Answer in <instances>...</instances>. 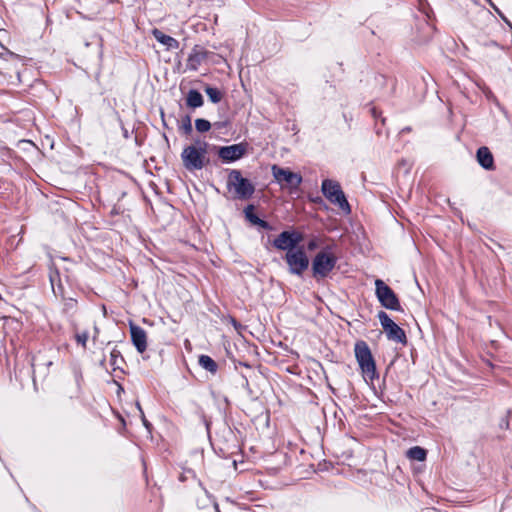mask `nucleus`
Wrapping results in <instances>:
<instances>
[{
  "instance_id": "nucleus-1",
  "label": "nucleus",
  "mask_w": 512,
  "mask_h": 512,
  "mask_svg": "<svg viewBox=\"0 0 512 512\" xmlns=\"http://www.w3.org/2000/svg\"><path fill=\"white\" fill-rule=\"evenodd\" d=\"M196 145L185 147L181 153L183 166L189 170H201L209 162L206 157L208 144L204 141H196Z\"/></svg>"
},
{
  "instance_id": "nucleus-2",
  "label": "nucleus",
  "mask_w": 512,
  "mask_h": 512,
  "mask_svg": "<svg viewBox=\"0 0 512 512\" xmlns=\"http://www.w3.org/2000/svg\"><path fill=\"white\" fill-rule=\"evenodd\" d=\"M355 357L366 380L373 381L379 377L375 360L372 356L371 350L365 341H358L354 348Z\"/></svg>"
},
{
  "instance_id": "nucleus-3",
  "label": "nucleus",
  "mask_w": 512,
  "mask_h": 512,
  "mask_svg": "<svg viewBox=\"0 0 512 512\" xmlns=\"http://www.w3.org/2000/svg\"><path fill=\"white\" fill-rule=\"evenodd\" d=\"M337 263V257L329 251L318 252L312 260V276L320 282L333 271Z\"/></svg>"
},
{
  "instance_id": "nucleus-4",
  "label": "nucleus",
  "mask_w": 512,
  "mask_h": 512,
  "mask_svg": "<svg viewBox=\"0 0 512 512\" xmlns=\"http://www.w3.org/2000/svg\"><path fill=\"white\" fill-rule=\"evenodd\" d=\"M227 187L229 191H234L235 197L247 200L252 197L255 192L253 183L244 178L239 170L233 169L229 172Z\"/></svg>"
},
{
  "instance_id": "nucleus-5",
  "label": "nucleus",
  "mask_w": 512,
  "mask_h": 512,
  "mask_svg": "<svg viewBox=\"0 0 512 512\" xmlns=\"http://www.w3.org/2000/svg\"><path fill=\"white\" fill-rule=\"evenodd\" d=\"M321 191L323 195L334 205H337L343 212L349 214L351 207L346 196L337 181L325 179L322 181Z\"/></svg>"
},
{
  "instance_id": "nucleus-6",
  "label": "nucleus",
  "mask_w": 512,
  "mask_h": 512,
  "mask_svg": "<svg viewBox=\"0 0 512 512\" xmlns=\"http://www.w3.org/2000/svg\"><path fill=\"white\" fill-rule=\"evenodd\" d=\"M375 294L380 304L389 310L402 311L396 293L381 279L375 280Z\"/></svg>"
},
{
  "instance_id": "nucleus-7",
  "label": "nucleus",
  "mask_w": 512,
  "mask_h": 512,
  "mask_svg": "<svg viewBox=\"0 0 512 512\" xmlns=\"http://www.w3.org/2000/svg\"><path fill=\"white\" fill-rule=\"evenodd\" d=\"M284 260L288 265V271L292 275L302 276L309 267V258L303 247L295 251L286 252Z\"/></svg>"
},
{
  "instance_id": "nucleus-8",
  "label": "nucleus",
  "mask_w": 512,
  "mask_h": 512,
  "mask_svg": "<svg viewBox=\"0 0 512 512\" xmlns=\"http://www.w3.org/2000/svg\"><path fill=\"white\" fill-rule=\"evenodd\" d=\"M303 239V234L298 231H283L273 240V246L281 251H295Z\"/></svg>"
},
{
  "instance_id": "nucleus-9",
  "label": "nucleus",
  "mask_w": 512,
  "mask_h": 512,
  "mask_svg": "<svg viewBox=\"0 0 512 512\" xmlns=\"http://www.w3.org/2000/svg\"><path fill=\"white\" fill-rule=\"evenodd\" d=\"M272 173L275 180L282 186L285 185L291 189H297L302 183V176L300 174L277 165L272 166Z\"/></svg>"
},
{
  "instance_id": "nucleus-10",
  "label": "nucleus",
  "mask_w": 512,
  "mask_h": 512,
  "mask_svg": "<svg viewBox=\"0 0 512 512\" xmlns=\"http://www.w3.org/2000/svg\"><path fill=\"white\" fill-rule=\"evenodd\" d=\"M245 153L246 145L243 143L223 146L218 150L219 158L225 163L235 162L241 159Z\"/></svg>"
},
{
  "instance_id": "nucleus-11",
  "label": "nucleus",
  "mask_w": 512,
  "mask_h": 512,
  "mask_svg": "<svg viewBox=\"0 0 512 512\" xmlns=\"http://www.w3.org/2000/svg\"><path fill=\"white\" fill-rule=\"evenodd\" d=\"M130 335H131V341L133 343V345L135 346L136 350L139 352V353H143L146 349H147V334H146V331L130 322Z\"/></svg>"
},
{
  "instance_id": "nucleus-12",
  "label": "nucleus",
  "mask_w": 512,
  "mask_h": 512,
  "mask_svg": "<svg viewBox=\"0 0 512 512\" xmlns=\"http://www.w3.org/2000/svg\"><path fill=\"white\" fill-rule=\"evenodd\" d=\"M209 52L202 47L196 45L193 47L188 59L187 68L191 71H196L201 63L208 57Z\"/></svg>"
},
{
  "instance_id": "nucleus-13",
  "label": "nucleus",
  "mask_w": 512,
  "mask_h": 512,
  "mask_svg": "<svg viewBox=\"0 0 512 512\" xmlns=\"http://www.w3.org/2000/svg\"><path fill=\"white\" fill-rule=\"evenodd\" d=\"M476 159L479 165L488 171L495 169L494 157L488 147L482 146L476 152Z\"/></svg>"
},
{
  "instance_id": "nucleus-14",
  "label": "nucleus",
  "mask_w": 512,
  "mask_h": 512,
  "mask_svg": "<svg viewBox=\"0 0 512 512\" xmlns=\"http://www.w3.org/2000/svg\"><path fill=\"white\" fill-rule=\"evenodd\" d=\"M49 280L52 286V291L55 296L63 297L64 286L61 282L60 273L57 269H50Z\"/></svg>"
},
{
  "instance_id": "nucleus-15",
  "label": "nucleus",
  "mask_w": 512,
  "mask_h": 512,
  "mask_svg": "<svg viewBox=\"0 0 512 512\" xmlns=\"http://www.w3.org/2000/svg\"><path fill=\"white\" fill-rule=\"evenodd\" d=\"M386 336L389 340L395 341L397 343L406 344L407 337L405 331L399 327L396 323H394L389 329L386 328Z\"/></svg>"
},
{
  "instance_id": "nucleus-16",
  "label": "nucleus",
  "mask_w": 512,
  "mask_h": 512,
  "mask_svg": "<svg viewBox=\"0 0 512 512\" xmlns=\"http://www.w3.org/2000/svg\"><path fill=\"white\" fill-rule=\"evenodd\" d=\"M153 35L156 38V40L159 43L165 45L167 49L174 50L179 48V42L175 38L166 35L157 29L154 30Z\"/></svg>"
},
{
  "instance_id": "nucleus-17",
  "label": "nucleus",
  "mask_w": 512,
  "mask_h": 512,
  "mask_svg": "<svg viewBox=\"0 0 512 512\" xmlns=\"http://www.w3.org/2000/svg\"><path fill=\"white\" fill-rule=\"evenodd\" d=\"M204 100L201 93L195 89L189 90L186 98V104L190 108H199L203 105Z\"/></svg>"
},
{
  "instance_id": "nucleus-18",
  "label": "nucleus",
  "mask_w": 512,
  "mask_h": 512,
  "mask_svg": "<svg viewBox=\"0 0 512 512\" xmlns=\"http://www.w3.org/2000/svg\"><path fill=\"white\" fill-rule=\"evenodd\" d=\"M198 363L203 369L211 374H216L218 371V364L208 355H200Z\"/></svg>"
},
{
  "instance_id": "nucleus-19",
  "label": "nucleus",
  "mask_w": 512,
  "mask_h": 512,
  "mask_svg": "<svg viewBox=\"0 0 512 512\" xmlns=\"http://www.w3.org/2000/svg\"><path fill=\"white\" fill-rule=\"evenodd\" d=\"M406 456L410 460L424 461L427 457V451L420 446H414L407 450Z\"/></svg>"
},
{
  "instance_id": "nucleus-20",
  "label": "nucleus",
  "mask_w": 512,
  "mask_h": 512,
  "mask_svg": "<svg viewBox=\"0 0 512 512\" xmlns=\"http://www.w3.org/2000/svg\"><path fill=\"white\" fill-rule=\"evenodd\" d=\"M204 91L212 103H219L223 98V93L216 87L207 85Z\"/></svg>"
},
{
  "instance_id": "nucleus-21",
  "label": "nucleus",
  "mask_w": 512,
  "mask_h": 512,
  "mask_svg": "<svg viewBox=\"0 0 512 512\" xmlns=\"http://www.w3.org/2000/svg\"><path fill=\"white\" fill-rule=\"evenodd\" d=\"M255 207L252 204H249L244 209V214L246 219L252 224L256 225L260 218L254 213Z\"/></svg>"
},
{
  "instance_id": "nucleus-22",
  "label": "nucleus",
  "mask_w": 512,
  "mask_h": 512,
  "mask_svg": "<svg viewBox=\"0 0 512 512\" xmlns=\"http://www.w3.org/2000/svg\"><path fill=\"white\" fill-rule=\"evenodd\" d=\"M63 300V311L65 313L75 312L77 309V300L74 298H66L65 295L61 297Z\"/></svg>"
},
{
  "instance_id": "nucleus-23",
  "label": "nucleus",
  "mask_w": 512,
  "mask_h": 512,
  "mask_svg": "<svg viewBox=\"0 0 512 512\" xmlns=\"http://www.w3.org/2000/svg\"><path fill=\"white\" fill-rule=\"evenodd\" d=\"M74 338L78 345H80L83 349H86L87 341L89 339V332L87 330L76 331Z\"/></svg>"
},
{
  "instance_id": "nucleus-24",
  "label": "nucleus",
  "mask_w": 512,
  "mask_h": 512,
  "mask_svg": "<svg viewBox=\"0 0 512 512\" xmlns=\"http://www.w3.org/2000/svg\"><path fill=\"white\" fill-rule=\"evenodd\" d=\"M379 321H380V324L384 330V332L386 331V328L389 329L395 322L389 317V315L384 312V311H380L377 315Z\"/></svg>"
},
{
  "instance_id": "nucleus-25",
  "label": "nucleus",
  "mask_w": 512,
  "mask_h": 512,
  "mask_svg": "<svg viewBox=\"0 0 512 512\" xmlns=\"http://www.w3.org/2000/svg\"><path fill=\"white\" fill-rule=\"evenodd\" d=\"M195 128L198 132L204 133L210 130L211 123L206 119L198 118L195 120Z\"/></svg>"
},
{
  "instance_id": "nucleus-26",
  "label": "nucleus",
  "mask_w": 512,
  "mask_h": 512,
  "mask_svg": "<svg viewBox=\"0 0 512 512\" xmlns=\"http://www.w3.org/2000/svg\"><path fill=\"white\" fill-rule=\"evenodd\" d=\"M119 361L123 362V357L121 356L120 351L114 348L110 354V363L114 368H116L119 367Z\"/></svg>"
},
{
  "instance_id": "nucleus-27",
  "label": "nucleus",
  "mask_w": 512,
  "mask_h": 512,
  "mask_svg": "<svg viewBox=\"0 0 512 512\" xmlns=\"http://www.w3.org/2000/svg\"><path fill=\"white\" fill-rule=\"evenodd\" d=\"M181 129L183 130L184 134H186V135H190L192 133L193 128H192L190 116L186 115L182 119Z\"/></svg>"
},
{
  "instance_id": "nucleus-28",
  "label": "nucleus",
  "mask_w": 512,
  "mask_h": 512,
  "mask_svg": "<svg viewBox=\"0 0 512 512\" xmlns=\"http://www.w3.org/2000/svg\"><path fill=\"white\" fill-rule=\"evenodd\" d=\"M256 226H259L260 228H262L264 230H268V231L273 229V227L270 225V223H268L267 221H265L261 218L258 221V223L256 224Z\"/></svg>"
},
{
  "instance_id": "nucleus-29",
  "label": "nucleus",
  "mask_w": 512,
  "mask_h": 512,
  "mask_svg": "<svg viewBox=\"0 0 512 512\" xmlns=\"http://www.w3.org/2000/svg\"><path fill=\"white\" fill-rule=\"evenodd\" d=\"M137 407H138V409H139V411H140V413H141L142 421H143L144 426H145L146 428H149V427L151 426V424L146 420V418H145V416H144V413H143V411H142V409H141V407H140V404H139V403H137Z\"/></svg>"
},
{
  "instance_id": "nucleus-30",
  "label": "nucleus",
  "mask_w": 512,
  "mask_h": 512,
  "mask_svg": "<svg viewBox=\"0 0 512 512\" xmlns=\"http://www.w3.org/2000/svg\"><path fill=\"white\" fill-rule=\"evenodd\" d=\"M370 112H371L373 118H375V119H378L381 116V112L378 111L375 107H372L370 109Z\"/></svg>"
},
{
  "instance_id": "nucleus-31",
  "label": "nucleus",
  "mask_w": 512,
  "mask_h": 512,
  "mask_svg": "<svg viewBox=\"0 0 512 512\" xmlns=\"http://www.w3.org/2000/svg\"><path fill=\"white\" fill-rule=\"evenodd\" d=\"M99 333H100V330L99 328L97 327V325L95 324L94 325V333H93V336H92V340L93 342H96L97 341V338L99 336Z\"/></svg>"
},
{
  "instance_id": "nucleus-32",
  "label": "nucleus",
  "mask_w": 512,
  "mask_h": 512,
  "mask_svg": "<svg viewBox=\"0 0 512 512\" xmlns=\"http://www.w3.org/2000/svg\"><path fill=\"white\" fill-rule=\"evenodd\" d=\"M315 246V243L314 242H310L309 245H308V248L309 249H313Z\"/></svg>"
},
{
  "instance_id": "nucleus-33",
  "label": "nucleus",
  "mask_w": 512,
  "mask_h": 512,
  "mask_svg": "<svg viewBox=\"0 0 512 512\" xmlns=\"http://www.w3.org/2000/svg\"><path fill=\"white\" fill-rule=\"evenodd\" d=\"M491 45L497 46L496 42H491Z\"/></svg>"
},
{
  "instance_id": "nucleus-34",
  "label": "nucleus",
  "mask_w": 512,
  "mask_h": 512,
  "mask_svg": "<svg viewBox=\"0 0 512 512\" xmlns=\"http://www.w3.org/2000/svg\"><path fill=\"white\" fill-rule=\"evenodd\" d=\"M510 27H511V29H512V24H510Z\"/></svg>"
},
{
  "instance_id": "nucleus-35",
  "label": "nucleus",
  "mask_w": 512,
  "mask_h": 512,
  "mask_svg": "<svg viewBox=\"0 0 512 512\" xmlns=\"http://www.w3.org/2000/svg\"><path fill=\"white\" fill-rule=\"evenodd\" d=\"M218 512H220V511L218 510Z\"/></svg>"
}]
</instances>
